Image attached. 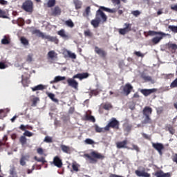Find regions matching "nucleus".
I'll list each match as a JSON object with an SVG mask.
<instances>
[{"label": "nucleus", "mask_w": 177, "mask_h": 177, "mask_svg": "<svg viewBox=\"0 0 177 177\" xmlns=\"http://www.w3.org/2000/svg\"><path fill=\"white\" fill-rule=\"evenodd\" d=\"M26 161H27V156H22L19 160L20 165H22V167H24V165H26Z\"/></svg>", "instance_id": "nucleus-35"}, {"label": "nucleus", "mask_w": 177, "mask_h": 177, "mask_svg": "<svg viewBox=\"0 0 177 177\" xmlns=\"http://www.w3.org/2000/svg\"><path fill=\"white\" fill-rule=\"evenodd\" d=\"M66 80L65 76H56L53 81L50 82V84H57L59 81H64Z\"/></svg>", "instance_id": "nucleus-23"}, {"label": "nucleus", "mask_w": 177, "mask_h": 177, "mask_svg": "<svg viewBox=\"0 0 177 177\" xmlns=\"http://www.w3.org/2000/svg\"><path fill=\"white\" fill-rule=\"evenodd\" d=\"M110 128L113 129H120V122L117 120L115 118H112L105 127L106 131H110Z\"/></svg>", "instance_id": "nucleus-6"}, {"label": "nucleus", "mask_w": 177, "mask_h": 177, "mask_svg": "<svg viewBox=\"0 0 177 177\" xmlns=\"http://www.w3.org/2000/svg\"><path fill=\"white\" fill-rule=\"evenodd\" d=\"M10 175L11 177H19L17 176V173L16 172V169L15 168L10 169Z\"/></svg>", "instance_id": "nucleus-40"}, {"label": "nucleus", "mask_w": 177, "mask_h": 177, "mask_svg": "<svg viewBox=\"0 0 177 177\" xmlns=\"http://www.w3.org/2000/svg\"><path fill=\"white\" fill-rule=\"evenodd\" d=\"M19 142L22 146L27 143V138L24 136H21L19 138Z\"/></svg>", "instance_id": "nucleus-37"}, {"label": "nucleus", "mask_w": 177, "mask_h": 177, "mask_svg": "<svg viewBox=\"0 0 177 177\" xmlns=\"http://www.w3.org/2000/svg\"><path fill=\"white\" fill-rule=\"evenodd\" d=\"M84 120L86 121H91V122H95L96 121L95 117H93V115H90L88 113L86 114Z\"/></svg>", "instance_id": "nucleus-31"}, {"label": "nucleus", "mask_w": 177, "mask_h": 177, "mask_svg": "<svg viewBox=\"0 0 177 177\" xmlns=\"http://www.w3.org/2000/svg\"><path fill=\"white\" fill-rule=\"evenodd\" d=\"M20 41H21V44H22V45H24V46H28V45H30V42L28 41V39H27V38L24 37H21Z\"/></svg>", "instance_id": "nucleus-29"}, {"label": "nucleus", "mask_w": 177, "mask_h": 177, "mask_svg": "<svg viewBox=\"0 0 177 177\" xmlns=\"http://www.w3.org/2000/svg\"><path fill=\"white\" fill-rule=\"evenodd\" d=\"M100 23H102L97 18H96L95 19L91 20V26H93V27H94V28H97V27H99V25L100 24Z\"/></svg>", "instance_id": "nucleus-24"}, {"label": "nucleus", "mask_w": 177, "mask_h": 177, "mask_svg": "<svg viewBox=\"0 0 177 177\" xmlns=\"http://www.w3.org/2000/svg\"><path fill=\"white\" fill-rule=\"evenodd\" d=\"M142 78L145 81H151V77H150V76H143Z\"/></svg>", "instance_id": "nucleus-64"}, {"label": "nucleus", "mask_w": 177, "mask_h": 177, "mask_svg": "<svg viewBox=\"0 0 177 177\" xmlns=\"http://www.w3.org/2000/svg\"><path fill=\"white\" fill-rule=\"evenodd\" d=\"M84 157L86 158V161H89L90 164H96L97 160H104V155L97 152L96 151H91L90 155L88 153H85Z\"/></svg>", "instance_id": "nucleus-3"}, {"label": "nucleus", "mask_w": 177, "mask_h": 177, "mask_svg": "<svg viewBox=\"0 0 177 177\" xmlns=\"http://www.w3.org/2000/svg\"><path fill=\"white\" fill-rule=\"evenodd\" d=\"M167 131H169V133L174 135L175 133V129L170 124L167 127Z\"/></svg>", "instance_id": "nucleus-42"}, {"label": "nucleus", "mask_w": 177, "mask_h": 177, "mask_svg": "<svg viewBox=\"0 0 177 177\" xmlns=\"http://www.w3.org/2000/svg\"><path fill=\"white\" fill-rule=\"evenodd\" d=\"M156 91L157 88L142 89L140 92L142 93V95H144V96H149V95L156 93Z\"/></svg>", "instance_id": "nucleus-15"}, {"label": "nucleus", "mask_w": 177, "mask_h": 177, "mask_svg": "<svg viewBox=\"0 0 177 177\" xmlns=\"http://www.w3.org/2000/svg\"><path fill=\"white\" fill-rule=\"evenodd\" d=\"M95 53H97L102 59H106L107 57V52L103 48H100L98 46H95L94 48Z\"/></svg>", "instance_id": "nucleus-8"}, {"label": "nucleus", "mask_w": 177, "mask_h": 177, "mask_svg": "<svg viewBox=\"0 0 177 177\" xmlns=\"http://www.w3.org/2000/svg\"><path fill=\"white\" fill-rule=\"evenodd\" d=\"M32 34H36L37 37L39 38H42V39H47L49 42H54V44H59V39L57 37H53L50 35H45L44 32H41V30L38 29H35L32 31Z\"/></svg>", "instance_id": "nucleus-4"}, {"label": "nucleus", "mask_w": 177, "mask_h": 177, "mask_svg": "<svg viewBox=\"0 0 177 177\" xmlns=\"http://www.w3.org/2000/svg\"><path fill=\"white\" fill-rule=\"evenodd\" d=\"M65 26H67V27H69L70 28H73L75 26L74 22H73V20L68 19L64 22Z\"/></svg>", "instance_id": "nucleus-32"}, {"label": "nucleus", "mask_w": 177, "mask_h": 177, "mask_svg": "<svg viewBox=\"0 0 177 177\" xmlns=\"http://www.w3.org/2000/svg\"><path fill=\"white\" fill-rule=\"evenodd\" d=\"M56 5V0H48L47 2L48 8H53Z\"/></svg>", "instance_id": "nucleus-36"}, {"label": "nucleus", "mask_w": 177, "mask_h": 177, "mask_svg": "<svg viewBox=\"0 0 177 177\" xmlns=\"http://www.w3.org/2000/svg\"><path fill=\"white\" fill-rule=\"evenodd\" d=\"M62 15V9H60L59 6H55L54 8L51 10V15L52 16H60Z\"/></svg>", "instance_id": "nucleus-17"}, {"label": "nucleus", "mask_w": 177, "mask_h": 177, "mask_svg": "<svg viewBox=\"0 0 177 177\" xmlns=\"http://www.w3.org/2000/svg\"><path fill=\"white\" fill-rule=\"evenodd\" d=\"M5 118V111L3 109H0V120Z\"/></svg>", "instance_id": "nucleus-55"}, {"label": "nucleus", "mask_w": 177, "mask_h": 177, "mask_svg": "<svg viewBox=\"0 0 177 177\" xmlns=\"http://www.w3.org/2000/svg\"><path fill=\"white\" fill-rule=\"evenodd\" d=\"M133 55L137 56V57H145V54L142 53L140 51H135Z\"/></svg>", "instance_id": "nucleus-47"}, {"label": "nucleus", "mask_w": 177, "mask_h": 177, "mask_svg": "<svg viewBox=\"0 0 177 177\" xmlns=\"http://www.w3.org/2000/svg\"><path fill=\"white\" fill-rule=\"evenodd\" d=\"M38 154H40L41 156H42V154H44V149H42V148H38L37 150Z\"/></svg>", "instance_id": "nucleus-60"}, {"label": "nucleus", "mask_w": 177, "mask_h": 177, "mask_svg": "<svg viewBox=\"0 0 177 177\" xmlns=\"http://www.w3.org/2000/svg\"><path fill=\"white\" fill-rule=\"evenodd\" d=\"M21 83L23 84L24 86H28V80L24 79V75H21Z\"/></svg>", "instance_id": "nucleus-45"}, {"label": "nucleus", "mask_w": 177, "mask_h": 177, "mask_svg": "<svg viewBox=\"0 0 177 177\" xmlns=\"http://www.w3.org/2000/svg\"><path fill=\"white\" fill-rule=\"evenodd\" d=\"M152 147L155 149V150H157L159 153L160 156H162V150H164L165 147L164 145L160 142H152Z\"/></svg>", "instance_id": "nucleus-9"}, {"label": "nucleus", "mask_w": 177, "mask_h": 177, "mask_svg": "<svg viewBox=\"0 0 177 177\" xmlns=\"http://www.w3.org/2000/svg\"><path fill=\"white\" fill-rule=\"evenodd\" d=\"M24 136H28V138H31L32 136V133L30 132L29 131H25L24 133Z\"/></svg>", "instance_id": "nucleus-53"}, {"label": "nucleus", "mask_w": 177, "mask_h": 177, "mask_svg": "<svg viewBox=\"0 0 177 177\" xmlns=\"http://www.w3.org/2000/svg\"><path fill=\"white\" fill-rule=\"evenodd\" d=\"M72 168L73 169V171H75L76 172H78V166L75 164H73L72 165Z\"/></svg>", "instance_id": "nucleus-59"}, {"label": "nucleus", "mask_w": 177, "mask_h": 177, "mask_svg": "<svg viewBox=\"0 0 177 177\" xmlns=\"http://www.w3.org/2000/svg\"><path fill=\"white\" fill-rule=\"evenodd\" d=\"M111 1L115 5H120V3H121V1L120 0H111Z\"/></svg>", "instance_id": "nucleus-62"}, {"label": "nucleus", "mask_w": 177, "mask_h": 177, "mask_svg": "<svg viewBox=\"0 0 177 177\" xmlns=\"http://www.w3.org/2000/svg\"><path fill=\"white\" fill-rule=\"evenodd\" d=\"M153 122L151 121V118L150 116L147 115L144 116V120L141 122V124H151Z\"/></svg>", "instance_id": "nucleus-27"}, {"label": "nucleus", "mask_w": 177, "mask_h": 177, "mask_svg": "<svg viewBox=\"0 0 177 177\" xmlns=\"http://www.w3.org/2000/svg\"><path fill=\"white\" fill-rule=\"evenodd\" d=\"M60 149L63 153H65L66 154H70L73 150L71 149V147L70 146L61 145Z\"/></svg>", "instance_id": "nucleus-18"}, {"label": "nucleus", "mask_w": 177, "mask_h": 177, "mask_svg": "<svg viewBox=\"0 0 177 177\" xmlns=\"http://www.w3.org/2000/svg\"><path fill=\"white\" fill-rule=\"evenodd\" d=\"M171 88H177V77L170 84Z\"/></svg>", "instance_id": "nucleus-50"}, {"label": "nucleus", "mask_w": 177, "mask_h": 177, "mask_svg": "<svg viewBox=\"0 0 177 177\" xmlns=\"http://www.w3.org/2000/svg\"><path fill=\"white\" fill-rule=\"evenodd\" d=\"M32 54H29L27 56L26 62H28V63H31L32 62Z\"/></svg>", "instance_id": "nucleus-51"}, {"label": "nucleus", "mask_w": 177, "mask_h": 177, "mask_svg": "<svg viewBox=\"0 0 177 177\" xmlns=\"http://www.w3.org/2000/svg\"><path fill=\"white\" fill-rule=\"evenodd\" d=\"M131 15L135 16L136 17H138L140 15V11L139 10H134L131 12Z\"/></svg>", "instance_id": "nucleus-54"}, {"label": "nucleus", "mask_w": 177, "mask_h": 177, "mask_svg": "<svg viewBox=\"0 0 177 177\" xmlns=\"http://www.w3.org/2000/svg\"><path fill=\"white\" fill-rule=\"evenodd\" d=\"M1 44L2 45H9V44H10V37L5 35L1 39Z\"/></svg>", "instance_id": "nucleus-26"}, {"label": "nucleus", "mask_w": 177, "mask_h": 177, "mask_svg": "<svg viewBox=\"0 0 177 177\" xmlns=\"http://www.w3.org/2000/svg\"><path fill=\"white\" fill-rule=\"evenodd\" d=\"M127 145H128V140H124L123 141L116 142V147L117 149H128Z\"/></svg>", "instance_id": "nucleus-12"}, {"label": "nucleus", "mask_w": 177, "mask_h": 177, "mask_svg": "<svg viewBox=\"0 0 177 177\" xmlns=\"http://www.w3.org/2000/svg\"><path fill=\"white\" fill-rule=\"evenodd\" d=\"M93 33L91 31V30L88 29L87 30L84 31V37H89L90 38L92 37Z\"/></svg>", "instance_id": "nucleus-41"}, {"label": "nucleus", "mask_w": 177, "mask_h": 177, "mask_svg": "<svg viewBox=\"0 0 177 177\" xmlns=\"http://www.w3.org/2000/svg\"><path fill=\"white\" fill-rule=\"evenodd\" d=\"M172 161H174V162H176L177 164V153H175L173 157H172Z\"/></svg>", "instance_id": "nucleus-63"}, {"label": "nucleus", "mask_w": 177, "mask_h": 177, "mask_svg": "<svg viewBox=\"0 0 177 177\" xmlns=\"http://www.w3.org/2000/svg\"><path fill=\"white\" fill-rule=\"evenodd\" d=\"M88 77H89V73H77L75 75L73 78L67 79L66 82L68 86L78 91V82L75 80V78H79V80H84L85 78H88Z\"/></svg>", "instance_id": "nucleus-2"}, {"label": "nucleus", "mask_w": 177, "mask_h": 177, "mask_svg": "<svg viewBox=\"0 0 177 177\" xmlns=\"http://www.w3.org/2000/svg\"><path fill=\"white\" fill-rule=\"evenodd\" d=\"M0 17L1 19H8V15L6 14V11L0 9Z\"/></svg>", "instance_id": "nucleus-39"}, {"label": "nucleus", "mask_w": 177, "mask_h": 177, "mask_svg": "<svg viewBox=\"0 0 177 177\" xmlns=\"http://www.w3.org/2000/svg\"><path fill=\"white\" fill-rule=\"evenodd\" d=\"M74 111H75V108L71 106L68 110V114H73Z\"/></svg>", "instance_id": "nucleus-58"}, {"label": "nucleus", "mask_w": 177, "mask_h": 177, "mask_svg": "<svg viewBox=\"0 0 177 177\" xmlns=\"http://www.w3.org/2000/svg\"><path fill=\"white\" fill-rule=\"evenodd\" d=\"M38 102H39V98L38 97H34L32 100V106L33 107H35L37 106V103H38Z\"/></svg>", "instance_id": "nucleus-44"}, {"label": "nucleus", "mask_w": 177, "mask_h": 177, "mask_svg": "<svg viewBox=\"0 0 177 177\" xmlns=\"http://www.w3.org/2000/svg\"><path fill=\"white\" fill-rule=\"evenodd\" d=\"M74 5L77 10H78V9H81V8L82 7V3L80 0H75Z\"/></svg>", "instance_id": "nucleus-33"}, {"label": "nucleus", "mask_w": 177, "mask_h": 177, "mask_svg": "<svg viewBox=\"0 0 177 177\" xmlns=\"http://www.w3.org/2000/svg\"><path fill=\"white\" fill-rule=\"evenodd\" d=\"M124 26V28L119 29V34H120V35H125V34H127V32H129V31L132 30V24L125 23Z\"/></svg>", "instance_id": "nucleus-7"}, {"label": "nucleus", "mask_w": 177, "mask_h": 177, "mask_svg": "<svg viewBox=\"0 0 177 177\" xmlns=\"http://www.w3.org/2000/svg\"><path fill=\"white\" fill-rule=\"evenodd\" d=\"M57 33L59 37H61V38H63V39H70V35L66 33V30H64V29H61Z\"/></svg>", "instance_id": "nucleus-16"}, {"label": "nucleus", "mask_w": 177, "mask_h": 177, "mask_svg": "<svg viewBox=\"0 0 177 177\" xmlns=\"http://www.w3.org/2000/svg\"><path fill=\"white\" fill-rule=\"evenodd\" d=\"M136 175L139 177H150V174L145 171V169L142 171L140 170H136L135 171Z\"/></svg>", "instance_id": "nucleus-14"}, {"label": "nucleus", "mask_w": 177, "mask_h": 177, "mask_svg": "<svg viewBox=\"0 0 177 177\" xmlns=\"http://www.w3.org/2000/svg\"><path fill=\"white\" fill-rule=\"evenodd\" d=\"M152 175H154V176L156 177H171V173H164L162 170L157 171L156 172L152 174Z\"/></svg>", "instance_id": "nucleus-11"}, {"label": "nucleus", "mask_w": 177, "mask_h": 177, "mask_svg": "<svg viewBox=\"0 0 177 177\" xmlns=\"http://www.w3.org/2000/svg\"><path fill=\"white\" fill-rule=\"evenodd\" d=\"M84 143H86V145H95V141L91 138H87L84 140Z\"/></svg>", "instance_id": "nucleus-46"}, {"label": "nucleus", "mask_w": 177, "mask_h": 177, "mask_svg": "<svg viewBox=\"0 0 177 177\" xmlns=\"http://www.w3.org/2000/svg\"><path fill=\"white\" fill-rule=\"evenodd\" d=\"M31 89L32 92H35V91H44V89H45V86L39 84L35 87H32Z\"/></svg>", "instance_id": "nucleus-28"}, {"label": "nucleus", "mask_w": 177, "mask_h": 177, "mask_svg": "<svg viewBox=\"0 0 177 177\" xmlns=\"http://www.w3.org/2000/svg\"><path fill=\"white\" fill-rule=\"evenodd\" d=\"M85 12L86 16H89V13H91V7L88 6L86 7V10H85Z\"/></svg>", "instance_id": "nucleus-57"}, {"label": "nucleus", "mask_w": 177, "mask_h": 177, "mask_svg": "<svg viewBox=\"0 0 177 177\" xmlns=\"http://www.w3.org/2000/svg\"><path fill=\"white\" fill-rule=\"evenodd\" d=\"M161 39H162V36H161V37H153L151 39V42L153 44H154L155 45H156V44H158V42H160V41H161Z\"/></svg>", "instance_id": "nucleus-34"}, {"label": "nucleus", "mask_w": 177, "mask_h": 177, "mask_svg": "<svg viewBox=\"0 0 177 177\" xmlns=\"http://www.w3.org/2000/svg\"><path fill=\"white\" fill-rule=\"evenodd\" d=\"M63 55L64 57H70V59H77V55L74 53H71V51L65 50L63 52Z\"/></svg>", "instance_id": "nucleus-13"}, {"label": "nucleus", "mask_w": 177, "mask_h": 177, "mask_svg": "<svg viewBox=\"0 0 177 177\" xmlns=\"http://www.w3.org/2000/svg\"><path fill=\"white\" fill-rule=\"evenodd\" d=\"M113 106H111V104H105L103 106V109L104 110H110V109H112Z\"/></svg>", "instance_id": "nucleus-49"}, {"label": "nucleus", "mask_w": 177, "mask_h": 177, "mask_svg": "<svg viewBox=\"0 0 177 177\" xmlns=\"http://www.w3.org/2000/svg\"><path fill=\"white\" fill-rule=\"evenodd\" d=\"M156 111H157V114L160 115V114L162 113V111H164V109H162V107H159L156 109Z\"/></svg>", "instance_id": "nucleus-56"}, {"label": "nucleus", "mask_w": 177, "mask_h": 177, "mask_svg": "<svg viewBox=\"0 0 177 177\" xmlns=\"http://www.w3.org/2000/svg\"><path fill=\"white\" fill-rule=\"evenodd\" d=\"M48 57L49 59H53L55 57H57V53L55 50H50L48 53Z\"/></svg>", "instance_id": "nucleus-30"}, {"label": "nucleus", "mask_w": 177, "mask_h": 177, "mask_svg": "<svg viewBox=\"0 0 177 177\" xmlns=\"http://www.w3.org/2000/svg\"><path fill=\"white\" fill-rule=\"evenodd\" d=\"M151 113H153V109L150 106H145L142 110V114L144 116L151 115Z\"/></svg>", "instance_id": "nucleus-20"}, {"label": "nucleus", "mask_w": 177, "mask_h": 177, "mask_svg": "<svg viewBox=\"0 0 177 177\" xmlns=\"http://www.w3.org/2000/svg\"><path fill=\"white\" fill-rule=\"evenodd\" d=\"M35 160L37 161L38 162H42V164L46 163V161L45 160V158L41 157L40 158H38L37 156L35 157Z\"/></svg>", "instance_id": "nucleus-43"}, {"label": "nucleus", "mask_w": 177, "mask_h": 177, "mask_svg": "<svg viewBox=\"0 0 177 177\" xmlns=\"http://www.w3.org/2000/svg\"><path fill=\"white\" fill-rule=\"evenodd\" d=\"M167 49L171 52V53H176L177 50V44L169 43L167 44Z\"/></svg>", "instance_id": "nucleus-22"}, {"label": "nucleus", "mask_w": 177, "mask_h": 177, "mask_svg": "<svg viewBox=\"0 0 177 177\" xmlns=\"http://www.w3.org/2000/svg\"><path fill=\"white\" fill-rule=\"evenodd\" d=\"M53 164L55 165V167H57V168H62V167H63V162L59 156H55L54 158Z\"/></svg>", "instance_id": "nucleus-19"}, {"label": "nucleus", "mask_w": 177, "mask_h": 177, "mask_svg": "<svg viewBox=\"0 0 177 177\" xmlns=\"http://www.w3.org/2000/svg\"><path fill=\"white\" fill-rule=\"evenodd\" d=\"M94 128L95 132H97V133H101L102 132L104 133V132L107 131V130H106V127H100L97 124L94 126Z\"/></svg>", "instance_id": "nucleus-25"}, {"label": "nucleus", "mask_w": 177, "mask_h": 177, "mask_svg": "<svg viewBox=\"0 0 177 177\" xmlns=\"http://www.w3.org/2000/svg\"><path fill=\"white\" fill-rule=\"evenodd\" d=\"M131 150H136V151H139V147L138 145H132Z\"/></svg>", "instance_id": "nucleus-61"}, {"label": "nucleus", "mask_w": 177, "mask_h": 177, "mask_svg": "<svg viewBox=\"0 0 177 177\" xmlns=\"http://www.w3.org/2000/svg\"><path fill=\"white\" fill-rule=\"evenodd\" d=\"M169 30H171L173 32H177V26H169Z\"/></svg>", "instance_id": "nucleus-48"}, {"label": "nucleus", "mask_w": 177, "mask_h": 177, "mask_svg": "<svg viewBox=\"0 0 177 177\" xmlns=\"http://www.w3.org/2000/svg\"><path fill=\"white\" fill-rule=\"evenodd\" d=\"M21 9L27 13H32L34 12V3L31 0H26L23 3Z\"/></svg>", "instance_id": "nucleus-5"}, {"label": "nucleus", "mask_w": 177, "mask_h": 177, "mask_svg": "<svg viewBox=\"0 0 177 177\" xmlns=\"http://www.w3.org/2000/svg\"><path fill=\"white\" fill-rule=\"evenodd\" d=\"M48 96L49 98L51 99V100H53V102H55V103H57L59 102V100H57V98H55V94L52 93H48Z\"/></svg>", "instance_id": "nucleus-38"}, {"label": "nucleus", "mask_w": 177, "mask_h": 177, "mask_svg": "<svg viewBox=\"0 0 177 177\" xmlns=\"http://www.w3.org/2000/svg\"><path fill=\"white\" fill-rule=\"evenodd\" d=\"M132 89H133V86L129 83L126 84L123 86V93L125 96H128L131 92H132Z\"/></svg>", "instance_id": "nucleus-10"}, {"label": "nucleus", "mask_w": 177, "mask_h": 177, "mask_svg": "<svg viewBox=\"0 0 177 177\" xmlns=\"http://www.w3.org/2000/svg\"><path fill=\"white\" fill-rule=\"evenodd\" d=\"M104 12H107L108 13H115L117 10H115V8L110 9L104 6H100L99 9L96 11L95 17L101 23H106L107 21V15H106Z\"/></svg>", "instance_id": "nucleus-1"}, {"label": "nucleus", "mask_w": 177, "mask_h": 177, "mask_svg": "<svg viewBox=\"0 0 177 177\" xmlns=\"http://www.w3.org/2000/svg\"><path fill=\"white\" fill-rule=\"evenodd\" d=\"M154 35H162L165 36V33L162 32H156L154 30H149L147 35L145 37H153Z\"/></svg>", "instance_id": "nucleus-21"}, {"label": "nucleus", "mask_w": 177, "mask_h": 177, "mask_svg": "<svg viewBox=\"0 0 177 177\" xmlns=\"http://www.w3.org/2000/svg\"><path fill=\"white\" fill-rule=\"evenodd\" d=\"M44 142H46V143H52L53 142L52 138L49 136H46L44 139Z\"/></svg>", "instance_id": "nucleus-52"}]
</instances>
